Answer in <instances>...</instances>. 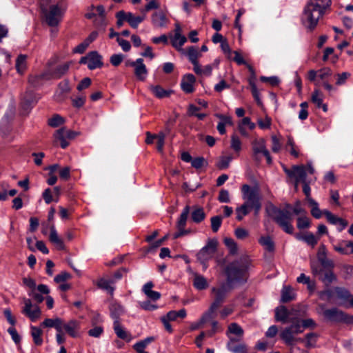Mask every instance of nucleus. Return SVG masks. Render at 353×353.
Instances as JSON below:
<instances>
[{
	"label": "nucleus",
	"mask_w": 353,
	"mask_h": 353,
	"mask_svg": "<svg viewBox=\"0 0 353 353\" xmlns=\"http://www.w3.org/2000/svg\"><path fill=\"white\" fill-rule=\"evenodd\" d=\"M111 318L114 321H119V317L124 313L123 307L118 303H112L109 307Z\"/></svg>",
	"instance_id": "c85d7f7f"
},
{
	"label": "nucleus",
	"mask_w": 353,
	"mask_h": 353,
	"mask_svg": "<svg viewBox=\"0 0 353 353\" xmlns=\"http://www.w3.org/2000/svg\"><path fill=\"white\" fill-rule=\"evenodd\" d=\"M295 187L298 186L300 182L306 181L307 173L303 165H294Z\"/></svg>",
	"instance_id": "a878e982"
},
{
	"label": "nucleus",
	"mask_w": 353,
	"mask_h": 353,
	"mask_svg": "<svg viewBox=\"0 0 353 353\" xmlns=\"http://www.w3.org/2000/svg\"><path fill=\"white\" fill-rule=\"evenodd\" d=\"M139 305L141 308L147 311H153L157 309V305L156 304L152 303L150 301H145L142 302H139Z\"/></svg>",
	"instance_id": "680f3d73"
},
{
	"label": "nucleus",
	"mask_w": 353,
	"mask_h": 353,
	"mask_svg": "<svg viewBox=\"0 0 353 353\" xmlns=\"http://www.w3.org/2000/svg\"><path fill=\"white\" fill-rule=\"evenodd\" d=\"M79 63L87 64L90 70H94L103 66L102 57L97 51H92L87 56L82 57Z\"/></svg>",
	"instance_id": "f8f14e48"
},
{
	"label": "nucleus",
	"mask_w": 353,
	"mask_h": 353,
	"mask_svg": "<svg viewBox=\"0 0 353 353\" xmlns=\"http://www.w3.org/2000/svg\"><path fill=\"white\" fill-rule=\"evenodd\" d=\"M300 107H301V110L299 111V119L303 121V120H305L307 117H308V111H307V108H308V103L307 102H303L300 104Z\"/></svg>",
	"instance_id": "13d9d810"
},
{
	"label": "nucleus",
	"mask_w": 353,
	"mask_h": 353,
	"mask_svg": "<svg viewBox=\"0 0 353 353\" xmlns=\"http://www.w3.org/2000/svg\"><path fill=\"white\" fill-rule=\"evenodd\" d=\"M50 293V289L48 285L45 284H40L37 285V289L34 290H29L28 294L32 297V300L37 303H42L45 297L44 294H48Z\"/></svg>",
	"instance_id": "dca6fc26"
},
{
	"label": "nucleus",
	"mask_w": 353,
	"mask_h": 353,
	"mask_svg": "<svg viewBox=\"0 0 353 353\" xmlns=\"http://www.w3.org/2000/svg\"><path fill=\"white\" fill-rule=\"evenodd\" d=\"M295 298V293L290 286H284L281 290V301L288 303Z\"/></svg>",
	"instance_id": "72a5a7b5"
},
{
	"label": "nucleus",
	"mask_w": 353,
	"mask_h": 353,
	"mask_svg": "<svg viewBox=\"0 0 353 353\" xmlns=\"http://www.w3.org/2000/svg\"><path fill=\"white\" fill-rule=\"evenodd\" d=\"M150 90L159 99L169 97L173 92L172 90H165L160 85H150Z\"/></svg>",
	"instance_id": "c756f323"
},
{
	"label": "nucleus",
	"mask_w": 353,
	"mask_h": 353,
	"mask_svg": "<svg viewBox=\"0 0 353 353\" xmlns=\"http://www.w3.org/2000/svg\"><path fill=\"white\" fill-rule=\"evenodd\" d=\"M186 315V310L183 308L179 311L171 310L168 312L165 316H163L170 321H176L178 318L184 319Z\"/></svg>",
	"instance_id": "f704fd0d"
},
{
	"label": "nucleus",
	"mask_w": 353,
	"mask_h": 353,
	"mask_svg": "<svg viewBox=\"0 0 353 353\" xmlns=\"http://www.w3.org/2000/svg\"><path fill=\"white\" fill-rule=\"evenodd\" d=\"M239 341L234 337H230L227 343L228 350L233 353H246V345L243 343H238Z\"/></svg>",
	"instance_id": "412c9836"
},
{
	"label": "nucleus",
	"mask_w": 353,
	"mask_h": 353,
	"mask_svg": "<svg viewBox=\"0 0 353 353\" xmlns=\"http://www.w3.org/2000/svg\"><path fill=\"white\" fill-rule=\"evenodd\" d=\"M248 265L243 261H235L229 263L224 270L226 281L219 283L211 289L214 301L208 310L214 314L228 294L236 287L244 284L248 280Z\"/></svg>",
	"instance_id": "f257e3e1"
},
{
	"label": "nucleus",
	"mask_w": 353,
	"mask_h": 353,
	"mask_svg": "<svg viewBox=\"0 0 353 353\" xmlns=\"http://www.w3.org/2000/svg\"><path fill=\"white\" fill-rule=\"evenodd\" d=\"M269 215L272 219L288 234H292L294 231L292 225V214L287 210H281L274 205L268 210Z\"/></svg>",
	"instance_id": "20e7f679"
},
{
	"label": "nucleus",
	"mask_w": 353,
	"mask_h": 353,
	"mask_svg": "<svg viewBox=\"0 0 353 353\" xmlns=\"http://www.w3.org/2000/svg\"><path fill=\"white\" fill-rule=\"evenodd\" d=\"M186 41V37L181 33H174V37L171 39L172 46L176 48H181Z\"/></svg>",
	"instance_id": "79ce46f5"
},
{
	"label": "nucleus",
	"mask_w": 353,
	"mask_h": 353,
	"mask_svg": "<svg viewBox=\"0 0 353 353\" xmlns=\"http://www.w3.org/2000/svg\"><path fill=\"white\" fill-rule=\"evenodd\" d=\"M311 207V214L315 219H320L323 214V211H321L319 208V203L314 199H310V202L308 203Z\"/></svg>",
	"instance_id": "37998d69"
},
{
	"label": "nucleus",
	"mask_w": 353,
	"mask_h": 353,
	"mask_svg": "<svg viewBox=\"0 0 353 353\" xmlns=\"http://www.w3.org/2000/svg\"><path fill=\"white\" fill-rule=\"evenodd\" d=\"M259 243L263 247V248L270 252H272L274 251L275 245L272 238L270 236H262L259 239Z\"/></svg>",
	"instance_id": "2f4dec72"
},
{
	"label": "nucleus",
	"mask_w": 353,
	"mask_h": 353,
	"mask_svg": "<svg viewBox=\"0 0 353 353\" xmlns=\"http://www.w3.org/2000/svg\"><path fill=\"white\" fill-rule=\"evenodd\" d=\"M224 243L229 249L230 253L232 255L236 254L238 251L237 244L232 238H225Z\"/></svg>",
	"instance_id": "09e8293b"
},
{
	"label": "nucleus",
	"mask_w": 353,
	"mask_h": 353,
	"mask_svg": "<svg viewBox=\"0 0 353 353\" xmlns=\"http://www.w3.org/2000/svg\"><path fill=\"white\" fill-rule=\"evenodd\" d=\"M71 278V274L66 272H62L60 274H57L54 279V281L57 283H64L67 280L70 279Z\"/></svg>",
	"instance_id": "69168bd1"
},
{
	"label": "nucleus",
	"mask_w": 353,
	"mask_h": 353,
	"mask_svg": "<svg viewBox=\"0 0 353 353\" xmlns=\"http://www.w3.org/2000/svg\"><path fill=\"white\" fill-rule=\"evenodd\" d=\"M321 279L326 285H329L333 281H336V277L332 271H327Z\"/></svg>",
	"instance_id": "5fc2aeb1"
},
{
	"label": "nucleus",
	"mask_w": 353,
	"mask_h": 353,
	"mask_svg": "<svg viewBox=\"0 0 353 353\" xmlns=\"http://www.w3.org/2000/svg\"><path fill=\"white\" fill-rule=\"evenodd\" d=\"M218 241L216 239H210L206 245L196 254L197 260L203 265V270L208 268V262L212 259L216 252Z\"/></svg>",
	"instance_id": "6e6552de"
},
{
	"label": "nucleus",
	"mask_w": 353,
	"mask_h": 353,
	"mask_svg": "<svg viewBox=\"0 0 353 353\" xmlns=\"http://www.w3.org/2000/svg\"><path fill=\"white\" fill-rule=\"evenodd\" d=\"M50 1V0H40V7L47 24L55 27L62 21L68 8V3L65 0H59L56 4L47 8Z\"/></svg>",
	"instance_id": "7ed1b4c3"
},
{
	"label": "nucleus",
	"mask_w": 353,
	"mask_h": 353,
	"mask_svg": "<svg viewBox=\"0 0 353 353\" xmlns=\"http://www.w3.org/2000/svg\"><path fill=\"white\" fill-rule=\"evenodd\" d=\"M111 283H112V281L104 279H100L97 281V285L98 288L106 290L110 295H113L114 288L111 285Z\"/></svg>",
	"instance_id": "58836bf2"
},
{
	"label": "nucleus",
	"mask_w": 353,
	"mask_h": 353,
	"mask_svg": "<svg viewBox=\"0 0 353 353\" xmlns=\"http://www.w3.org/2000/svg\"><path fill=\"white\" fill-rule=\"evenodd\" d=\"M165 135L163 132H161L157 134V149L159 152H162L165 143Z\"/></svg>",
	"instance_id": "e2e57ef3"
},
{
	"label": "nucleus",
	"mask_w": 353,
	"mask_h": 353,
	"mask_svg": "<svg viewBox=\"0 0 353 353\" xmlns=\"http://www.w3.org/2000/svg\"><path fill=\"white\" fill-rule=\"evenodd\" d=\"M323 94L319 90H314L311 95V101L316 105L318 108H322L325 112L327 111V106L323 103Z\"/></svg>",
	"instance_id": "b1692460"
},
{
	"label": "nucleus",
	"mask_w": 353,
	"mask_h": 353,
	"mask_svg": "<svg viewBox=\"0 0 353 353\" xmlns=\"http://www.w3.org/2000/svg\"><path fill=\"white\" fill-rule=\"evenodd\" d=\"M41 325L46 327H54L57 332H63V320L60 318L46 319Z\"/></svg>",
	"instance_id": "5701e85b"
},
{
	"label": "nucleus",
	"mask_w": 353,
	"mask_h": 353,
	"mask_svg": "<svg viewBox=\"0 0 353 353\" xmlns=\"http://www.w3.org/2000/svg\"><path fill=\"white\" fill-rule=\"evenodd\" d=\"M70 91V88L68 80L60 82L54 94V100L59 102L63 101L67 97Z\"/></svg>",
	"instance_id": "f3484780"
},
{
	"label": "nucleus",
	"mask_w": 353,
	"mask_h": 353,
	"mask_svg": "<svg viewBox=\"0 0 353 353\" xmlns=\"http://www.w3.org/2000/svg\"><path fill=\"white\" fill-rule=\"evenodd\" d=\"M27 56L25 54H20L18 56L16 60L15 67L17 72L22 74L25 72L27 68Z\"/></svg>",
	"instance_id": "e433bc0d"
},
{
	"label": "nucleus",
	"mask_w": 353,
	"mask_h": 353,
	"mask_svg": "<svg viewBox=\"0 0 353 353\" xmlns=\"http://www.w3.org/2000/svg\"><path fill=\"white\" fill-rule=\"evenodd\" d=\"M24 306L21 310V313L29 318L32 321H35L40 318L41 311L37 304H33L31 299L28 298L23 299Z\"/></svg>",
	"instance_id": "9b49d317"
},
{
	"label": "nucleus",
	"mask_w": 353,
	"mask_h": 353,
	"mask_svg": "<svg viewBox=\"0 0 353 353\" xmlns=\"http://www.w3.org/2000/svg\"><path fill=\"white\" fill-rule=\"evenodd\" d=\"M317 337V334L314 332L307 334L305 338L303 339L305 347L307 348L315 347Z\"/></svg>",
	"instance_id": "49530a36"
},
{
	"label": "nucleus",
	"mask_w": 353,
	"mask_h": 353,
	"mask_svg": "<svg viewBox=\"0 0 353 353\" xmlns=\"http://www.w3.org/2000/svg\"><path fill=\"white\" fill-rule=\"evenodd\" d=\"M290 322L292 323V325L285 327L280 333L281 339L287 346L293 345L294 343H303L304 341L303 339L296 336V334L303 332L300 321L296 319L294 321H290Z\"/></svg>",
	"instance_id": "0eeeda50"
},
{
	"label": "nucleus",
	"mask_w": 353,
	"mask_h": 353,
	"mask_svg": "<svg viewBox=\"0 0 353 353\" xmlns=\"http://www.w3.org/2000/svg\"><path fill=\"white\" fill-rule=\"evenodd\" d=\"M236 237L239 239L243 240L249 236V232L245 228H238L234 231Z\"/></svg>",
	"instance_id": "0e129e2a"
},
{
	"label": "nucleus",
	"mask_w": 353,
	"mask_h": 353,
	"mask_svg": "<svg viewBox=\"0 0 353 353\" xmlns=\"http://www.w3.org/2000/svg\"><path fill=\"white\" fill-rule=\"evenodd\" d=\"M334 250L341 254L353 255V241L342 240L333 245Z\"/></svg>",
	"instance_id": "a211bd4d"
},
{
	"label": "nucleus",
	"mask_w": 353,
	"mask_h": 353,
	"mask_svg": "<svg viewBox=\"0 0 353 353\" xmlns=\"http://www.w3.org/2000/svg\"><path fill=\"white\" fill-rule=\"evenodd\" d=\"M244 331L243 328L236 323H232L228 325L226 335L230 339L231 334L235 335L237 339H241L243 338Z\"/></svg>",
	"instance_id": "bb28decb"
},
{
	"label": "nucleus",
	"mask_w": 353,
	"mask_h": 353,
	"mask_svg": "<svg viewBox=\"0 0 353 353\" xmlns=\"http://www.w3.org/2000/svg\"><path fill=\"white\" fill-rule=\"evenodd\" d=\"M211 326L212 329L209 332H207V336L209 337L213 336L216 332H221L223 328L221 325H219V322L217 321L213 320L211 321Z\"/></svg>",
	"instance_id": "6e6d98bb"
},
{
	"label": "nucleus",
	"mask_w": 353,
	"mask_h": 353,
	"mask_svg": "<svg viewBox=\"0 0 353 353\" xmlns=\"http://www.w3.org/2000/svg\"><path fill=\"white\" fill-rule=\"evenodd\" d=\"M252 150L255 161L260 162L261 159L259 154H263L266 158L268 164L270 165L272 163V160L269 151L266 148L265 141L263 139H256L252 142Z\"/></svg>",
	"instance_id": "9d476101"
},
{
	"label": "nucleus",
	"mask_w": 353,
	"mask_h": 353,
	"mask_svg": "<svg viewBox=\"0 0 353 353\" xmlns=\"http://www.w3.org/2000/svg\"><path fill=\"white\" fill-rule=\"evenodd\" d=\"M63 122V119L61 116L57 114L48 120V125L52 127H57Z\"/></svg>",
	"instance_id": "338daca9"
},
{
	"label": "nucleus",
	"mask_w": 353,
	"mask_h": 353,
	"mask_svg": "<svg viewBox=\"0 0 353 353\" xmlns=\"http://www.w3.org/2000/svg\"><path fill=\"white\" fill-rule=\"evenodd\" d=\"M153 286V283L149 281L143 286L142 291L149 299L156 301L161 298V294L159 292L152 290Z\"/></svg>",
	"instance_id": "4be33fe9"
},
{
	"label": "nucleus",
	"mask_w": 353,
	"mask_h": 353,
	"mask_svg": "<svg viewBox=\"0 0 353 353\" xmlns=\"http://www.w3.org/2000/svg\"><path fill=\"white\" fill-rule=\"evenodd\" d=\"M72 337L77 336V331L79 329V323L76 320H70L66 323H63V330Z\"/></svg>",
	"instance_id": "393cba45"
},
{
	"label": "nucleus",
	"mask_w": 353,
	"mask_h": 353,
	"mask_svg": "<svg viewBox=\"0 0 353 353\" xmlns=\"http://www.w3.org/2000/svg\"><path fill=\"white\" fill-rule=\"evenodd\" d=\"M250 208L245 204L241 205L240 207L236 208V219L241 221L245 216L249 214Z\"/></svg>",
	"instance_id": "de8ad7c7"
},
{
	"label": "nucleus",
	"mask_w": 353,
	"mask_h": 353,
	"mask_svg": "<svg viewBox=\"0 0 353 353\" xmlns=\"http://www.w3.org/2000/svg\"><path fill=\"white\" fill-rule=\"evenodd\" d=\"M323 214L325 216L327 221L332 225H337L338 220L340 217L334 215L327 210H323Z\"/></svg>",
	"instance_id": "bf43d9fd"
},
{
	"label": "nucleus",
	"mask_w": 353,
	"mask_h": 353,
	"mask_svg": "<svg viewBox=\"0 0 353 353\" xmlns=\"http://www.w3.org/2000/svg\"><path fill=\"white\" fill-rule=\"evenodd\" d=\"M69 68L70 63H64L57 66L52 71L48 70L38 75L30 76L29 77V82L33 86L37 87L42 85L43 81L61 79L68 72Z\"/></svg>",
	"instance_id": "39448f33"
},
{
	"label": "nucleus",
	"mask_w": 353,
	"mask_h": 353,
	"mask_svg": "<svg viewBox=\"0 0 353 353\" xmlns=\"http://www.w3.org/2000/svg\"><path fill=\"white\" fill-rule=\"evenodd\" d=\"M299 240H303L308 245L314 247L318 242V239L312 233H308L304 236H297Z\"/></svg>",
	"instance_id": "8fccbe9b"
},
{
	"label": "nucleus",
	"mask_w": 353,
	"mask_h": 353,
	"mask_svg": "<svg viewBox=\"0 0 353 353\" xmlns=\"http://www.w3.org/2000/svg\"><path fill=\"white\" fill-rule=\"evenodd\" d=\"M324 317L330 321L353 325V315H350L336 307L327 309L323 312Z\"/></svg>",
	"instance_id": "1a4fd4ad"
},
{
	"label": "nucleus",
	"mask_w": 353,
	"mask_h": 353,
	"mask_svg": "<svg viewBox=\"0 0 353 353\" xmlns=\"http://www.w3.org/2000/svg\"><path fill=\"white\" fill-rule=\"evenodd\" d=\"M200 54L198 50L193 46L190 47L188 50V57L191 63L198 61Z\"/></svg>",
	"instance_id": "3c124183"
},
{
	"label": "nucleus",
	"mask_w": 353,
	"mask_h": 353,
	"mask_svg": "<svg viewBox=\"0 0 353 353\" xmlns=\"http://www.w3.org/2000/svg\"><path fill=\"white\" fill-rule=\"evenodd\" d=\"M128 65L134 68V72L136 77L140 81H145L148 76V69L143 63V59L139 58L135 61L127 63Z\"/></svg>",
	"instance_id": "2eb2a0df"
},
{
	"label": "nucleus",
	"mask_w": 353,
	"mask_h": 353,
	"mask_svg": "<svg viewBox=\"0 0 353 353\" xmlns=\"http://www.w3.org/2000/svg\"><path fill=\"white\" fill-rule=\"evenodd\" d=\"M195 82V77L192 74H187L182 78L181 88L184 92L188 94L192 93L194 91Z\"/></svg>",
	"instance_id": "6ab92c4d"
},
{
	"label": "nucleus",
	"mask_w": 353,
	"mask_h": 353,
	"mask_svg": "<svg viewBox=\"0 0 353 353\" xmlns=\"http://www.w3.org/2000/svg\"><path fill=\"white\" fill-rule=\"evenodd\" d=\"M193 285L196 289L202 290L208 288V283L206 279L203 276L195 274Z\"/></svg>",
	"instance_id": "c9c22d12"
},
{
	"label": "nucleus",
	"mask_w": 353,
	"mask_h": 353,
	"mask_svg": "<svg viewBox=\"0 0 353 353\" xmlns=\"http://www.w3.org/2000/svg\"><path fill=\"white\" fill-rule=\"evenodd\" d=\"M230 146L236 152H239L241 150V141L236 134H233L231 137Z\"/></svg>",
	"instance_id": "864d4df0"
},
{
	"label": "nucleus",
	"mask_w": 353,
	"mask_h": 353,
	"mask_svg": "<svg viewBox=\"0 0 353 353\" xmlns=\"http://www.w3.org/2000/svg\"><path fill=\"white\" fill-rule=\"evenodd\" d=\"M288 317V311L285 306L276 308L275 311V318L276 321L285 322Z\"/></svg>",
	"instance_id": "c03bdc74"
},
{
	"label": "nucleus",
	"mask_w": 353,
	"mask_h": 353,
	"mask_svg": "<svg viewBox=\"0 0 353 353\" xmlns=\"http://www.w3.org/2000/svg\"><path fill=\"white\" fill-rule=\"evenodd\" d=\"M205 218V213L202 208H196L191 213V219L193 222L199 223Z\"/></svg>",
	"instance_id": "4c0bfd02"
},
{
	"label": "nucleus",
	"mask_w": 353,
	"mask_h": 353,
	"mask_svg": "<svg viewBox=\"0 0 353 353\" xmlns=\"http://www.w3.org/2000/svg\"><path fill=\"white\" fill-rule=\"evenodd\" d=\"M211 228L214 232H216L222 223V217L220 216H215L211 218Z\"/></svg>",
	"instance_id": "4d7b16f0"
},
{
	"label": "nucleus",
	"mask_w": 353,
	"mask_h": 353,
	"mask_svg": "<svg viewBox=\"0 0 353 353\" xmlns=\"http://www.w3.org/2000/svg\"><path fill=\"white\" fill-rule=\"evenodd\" d=\"M190 208L189 205H186L183 208V210L177 221V223H176V228H177L178 232H176V233L174 234L173 239H176L179 238L180 236L186 235L190 233L189 230H185V227L186 225V221H187L188 215L190 214Z\"/></svg>",
	"instance_id": "ddd939ff"
},
{
	"label": "nucleus",
	"mask_w": 353,
	"mask_h": 353,
	"mask_svg": "<svg viewBox=\"0 0 353 353\" xmlns=\"http://www.w3.org/2000/svg\"><path fill=\"white\" fill-rule=\"evenodd\" d=\"M79 134V133L77 132L61 128L57 130L54 137L60 141L61 147L64 149L69 145L68 140L74 139Z\"/></svg>",
	"instance_id": "4468645a"
},
{
	"label": "nucleus",
	"mask_w": 353,
	"mask_h": 353,
	"mask_svg": "<svg viewBox=\"0 0 353 353\" xmlns=\"http://www.w3.org/2000/svg\"><path fill=\"white\" fill-rule=\"evenodd\" d=\"M152 23L156 28H164L169 23V19L162 10L154 12L151 17Z\"/></svg>",
	"instance_id": "aec40b11"
},
{
	"label": "nucleus",
	"mask_w": 353,
	"mask_h": 353,
	"mask_svg": "<svg viewBox=\"0 0 353 353\" xmlns=\"http://www.w3.org/2000/svg\"><path fill=\"white\" fill-rule=\"evenodd\" d=\"M213 318L214 314L208 310V311L203 314L199 321L192 323L190 329L192 330H198L202 327L204 323L208 321H210Z\"/></svg>",
	"instance_id": "cd10ccee"
},
{
	"label": "nucleus",
	"mask_w": 353,
	"mask_h": 353,
	"mask_svg": "<svg viewBox=\"0 0 353 353\" xmlns=\"http://www.w3.org/2000/svg\"><path fill=\"white\" fill-rule=\"evenodd\" d=\"M334 292L337 294L338 298L343 301H348L351 296L350 291L344 288L336 287L334 288Z\"/></svg>",
	"instance_id": "a18cd8bd"
},
{
	"label": "nucleus",
	"mask_w": 353,
	"mask_h": 353,
	"mask_svg": "<svg viewBox=\"0 0 353 353\" xmlns=\"http://www.w3.org/2000/svg\"><path fill=\"white\" fill-rule=\"evenodd\" d=\"M31 335L35 345H41L43 343V339L41 338L42 331L40 328L35 326H32Z\"/></svg>",
	"instance_id": "a19ab883"
},
{
	"label": "nucleus",
	"mask_w": 353,
	"mask_h": 353,
	"mask_svg": "<svg viewBox=\"0 0 353 353\" xmlns=\"http://www.w3.org/2000/svg\"><path fill=\"white\" fill-rule=\"evenodd\" d=\"M232 160V157L230 156L221 157L217 163V167L221 170H225L230 165V163Z\"/></svg>",
	"instance_id": "603ef678"
},
{
	"label": "nucleus",
	"mask_w": 353,
	"mask_h": 353,
	"mask_svg": "<svg viewBox=\"0 0 353 353\" xmlns=\"http://www.w3.org/2000/svg\"><path fill=\"white\" fill-rule=\"evenodd\" d=\"M49 239L59 250L64 249L63 241L59 238L54 225L50 227Z\"/></svg>",
	"instance_id": "7c9ffc66"
},
{
	"label": "nucleus",
	"mask_w": 353,
	"mask_h": 353,
	"mask_svg": "<svg viewBox=\"0 0 353 353\" xmlns=\"http://www.w3.org/2000/svg\"><path fill=\"white\" fill-rule=\"evenodd\" d=\"M113 328L117 336L121 339H127L128 334L125 329L121 326L119 321H114Z\"/></svg>",
	"instance_id": "ea45409f"
},
{
	"label": "nucleus",
	"mask_w": 353,
	"mask_h": 353,
	"mask_svg": "<svg viewBox=\"0 0 353 353\" xmlns=\"http://www.w3.org/2000/svg\"><path fill=\"white\" fill-rule=\"evenodd\" d=\"M8 332L10 334L12 339L16 344H19L21 342V336L14 326L9 327Z\"/></svg>",
	"instance_id": "774afa93"
},
{
	"label": "nucleus",
	"mask_w": 353,
	"mask_h": 353,
	"mask_svg": "<svg viewBox=\"0 0 353 353\" xmlns=\"http://www.w3.org/2000/svg\"><path fill=\"white\" fill-rule=\"evenodd\" d=\"M330 3L331 0H309L301 16L303 26L307 30L312 31Z\"/></svg>",
	"instance_id": "f03ea898"
},
{
	"label": "nucleus",
	"mask_w": 353,
	"mask_h": 353,
	"mask_svg": "<svg viewBox=\"0 0 353 353\" xmlns=\"http://www.w3.org/2000/svg\"><path fill=\"white\" fill-rule=\"evenodd\" d=\"M126 21L132 28H137L144 21L145 16H134L132 12H126Z\"/></svg>",
	"instance_id": "473e14b6"
},
{
	"label": "nucleus",
	"mask_w": 353,
	"mask_h": 353,
	"mask_svg": "<svg viewBox=\"0 0 353 353\" xmlns=\"http://www.w3.org/2000/svg\"><path fill=\"white\" fill-rule=\"evenodd\" d=\"M242 196L245 200L244 204L254 209L255 214H258L261 208V195L259 188L258 186L250 187L245 184L241 188Z\"/></svg>",
	"instance_id": "423d86ee"
},
{
	"label": "nucleus",
	"mask_w": 353,
	"mask_h": 353,
	"mask_svg": "<svg viewBox=\"0 0 353 353\" xmlns=\"http://www.w3.org/2000/svg\"><path fill=\"white\" fill-rule=\"evenodd\" d=\"M310 225V219L307 216L299 217L297 219V228L299 229H305Z\"/></svg>",
	"instance_id": "052dcab7"
}]
</instances>
